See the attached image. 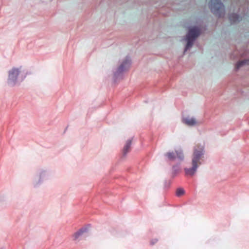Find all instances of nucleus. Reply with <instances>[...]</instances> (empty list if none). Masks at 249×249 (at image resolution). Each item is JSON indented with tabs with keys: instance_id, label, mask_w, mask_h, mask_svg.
Returning a JSON list of instances; mask_svg holds the SVG:
<instances>
[{
	"instance_id": "3",
	"label": "nucleus",
	"mask_w": 249,
	"mask_h": 249,
	"mask_svg": "<svg viewBox=\"0 0 249 249\" xmlns=\"http://www.w3.org/2000/svg\"><path fill=\"white\" fill-rule=\"evenodd\" d=\"M19 68L13 67L8 71L7 83L10 87L19 85L26 77L25 75L20 74Z\"/></svg>"
},
{
	"instance_id": "10",
	"label": "nucleus",
	"mask_w": 249,
	"mask_h": 249,
	"mask_svg": "<svg viewBox=\"0 0 249 249\" xmlns=\"http://www.w3.org/2000/svg\"><path fill=\"white\" fill-rule=\"evenodd\" d=\"M132 139L133 137L128 139L126 141V143L124 146V148L123 150V156L124 157H125L127 153L129 152L130 147L132 144Z\"/></svg>"
},
{
	"instance_id": "11",
	"label": "nucleus",
	"mask_w": 249,
	"mask_h": 249,
	"mask_svg": "<svg viewBox=\"0 0 249 249\" xmlns=\"http://www.w3.org/2000/svg\"><path fill=\"white\" fill-rule=\"evenodd\" d=\"M176 158L179 161H183L184 160L183 151L181 148H178L175 150Z\"/></svg>"
},
{
	"instance_id": "15",
	"label": "nucleus",
	"mask_w": 249,
	"mask_h": 249,
	"mask_svg": "<svg viewBox=\"0 0 249 249\" xmlns=\"http://www.w3.org/2000/svg\"><path fill=\"white\" fill-rule=\"evenodd\" d=\"M247 61L248 60L245 59L238 61L236 64L235 68V70L236 71H238L241 67L245 65L247 63Z\"/></svg>"
},
{
	"instance_id": "13",
	"label": "nucleus",
	"mask_w": 249,
	"mask_h": 249,
	"mask_svg": "<svg viewBox=\"0 0 249 249\" xmlns=\"http://www.w3.org/2000/svg\"><path fill=\"white\" fill-rule=\"evenodd\" d=\"M229 19L231 24H234L241 20L240 16L237 13H232L229 15Z\"/></svg>"
},
{
	"instance_id": "6",
	"label": "nucleus",
	"mask_w": 249,
	"mask_h": 249,
	"mask_svg": "<svg viewBox=\"0 0 249 249\" xmlns=\"http://www.w3.org/2000/svg\"><path fill=\"white\" fill-rule=\"evenodd\" d=\"M205 152L204 148L203 147H200L198 149L194 147L192 161L196 162V163H198V160L200 159L201 157L205 154Z\"/></svg>"
},
{
	"instance_id": "14",
	"label": "nucleus",
	"mask_w": 249,
	"mask_h": 249,
	"mask_svg": "<svg viewBox=\"0 0 249 249\" xmlns=\"http://www.w3.org/2000/svg\"><path fill=\"white\" fill-rule=\"evenodd\" d=\"M164 156L167 158L168 160L174 161L176 159L175 152L173 151H170L165 153Z\"/></svg>"
},
{
	"instance_id": "9",
	"label": "nucleus",
	"mask_w": 249,
	"mask_h": 249,
	"mask_svg": "<svg viewBox=\"0 0 249 249\" xmlns=\"http://www.w3.org/2000/svg\"><path fill=\"white\" fill-rule=\"evenodd\" d=\"M90 227V224H87L86 226L80 228L79 230H78L73 234V239L75 240L77 239H78L83 233L87 232Z\"/></svg>"
},
{
	"instance_id": "4",
	"label": "nucleus",
	"mask_w": 249,
	"mask_h": 249,
	"mask_svg": "<svg viewBox=\"0 0 249 249\" xmlns=\"http://www.w3.org/2000/svg\"><path fill=\"white\" fill-rule=\"evenodd\" d=\"M209 8L212 13L219 18L222 17L224 15V5L221 0H211Z\"/></svg>"
},
{
	"instance_id": "1",
	"label": "nucleus",
	"mask_w": 249,
	"mask_h": 249,
	"mask_svg": "<svg viewBox=\"0 0 249 249\" xmlns=\"http://www.w3.org/2000/svg\"><path fill=\"white\" fill-rule=\"evenodd\" d=\"M131 64V60L129 56H126L122 61L120 66L112 70V82L114 84H117L124 78V72L128 71Z\"/></svg>"
},
{
	"instance_id": "17",
	"label": "nucleus",
	"mask_w": 249,
	"mask_h": 249,
	"mask_svg": "<svg viewBox=\"0 0 249 249\" xmlns=\"http://www.w3.org/2000/svg\"><path fill=\"white\" fill-rule=\"evenodd\" d=\"M171 180L170 179H165L164 181V186L163 188L164 190H167L168 189L171 185Z\"/></svg>"
},
{
	"instance_id": "5",
	"label": "nucleus",
	"mask_w": 249,
	"mask_h": 249,
	"mask_svg": "<svg viewBox=\"0 0 249 249\" xmlns=\"http://www.w3.org/2000/svg\"><path fill=\"white\" fill-rule=\"evenodd\" d=\"M49 170L44 169L38 170L33 180L34 187L37 188L40 186L45 180L49 178Z\"/></svg>"
},
{
	"instance_id": "7",
	"label": "nucleus",
	"mask_w": 249,
	"mask_h": 249,
	"mask_svg": "<svg viewBox=\"0 0 249 249\" xmlns=\"http://www.w3.org/2000/svg\"><path fill=\"white\" fill-rule=\"evenodd\" d=\"M182 123L189 126H194L197 124V121L194 117H190L189 116L182 115Z\"/></svg>"
},
{
	"instance_id": "12",
	"label": "nucleus",
	"mask_w": 249,
	"mask_h": 249,
	"mask_svg": "<svg viewBox=\"0 0 249 249\" xmlns=\"http://www.w3.org/2000/svg\"><path fill=\"white\" fill-rule=\"evenodd\" d=\"M181 171V164L178 162L172 166V177L175 178Z\"/></svg>"
},
{
	"instance_id": "16",
	"label": "nucleus",
	"mask_w": 249,
	"mask_h": 249,
	"mask_svg": "<svg viewBox=\"0 0 249 249\" xmlns=\"http://www.w3.org/2000/svg\"><path fill=\"white\" fill-rule=\"evenodd\" d=\"M185 190L183 188H178L176 192V196L177 197H180L185 194Z\"/></svg>"
},
{
	"instance_id": "8",
	"label": "nucleus",
	"mask_w": 249,
	"mask_h": 249,
	"mask_svg": "<svg viewBox=\"0 0 249 249\" xmlns=\"http://www.w3.org/2000/svg\"><path fill=\"white\" fill-rule=\"evenodd\" d=\"M192 167L185 168L184 169L185 173L186 175H189L191 176H194L198 167V163H196V162L192 161Z\"/></svg>"
},
{
	"instance_id": "18",
	"label": "nucleus",
	"mask_w": 249,
	"mask_h": 249,
	"mask_svg": "<svg viewBox=\"0 0 249 249\" xmlns=\"http://www.w3.org/2000/svg\"><path fill=\"white\" fill-rule=\"evenodd\" d=\"M158 240L156 238L153 239L150 241V245L151 246L154 245L155 243H156L158 242Z\"/></svg>"
},
{
	"instance_id": "2",
	"label": "nucleus",
	"mask_w": 249,
	"mask_h": 249,
	"mask_svg": "<svg viewBox=\"0 0 249 249\" xmlns=\"http://www.w3.org/2000/svg\"><path fill=\"white\" fill-rule=\"evenodd\" d=\"M201 29L197 26H189L185 40L186 44L184 47V53L190 50L193 46L196 39L200 35Z\"/></svg>"
}]
</instances>
